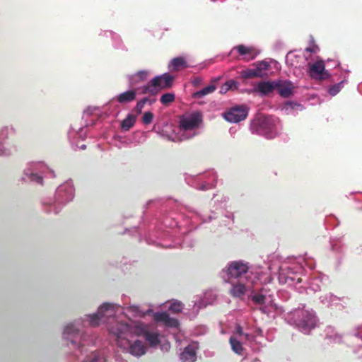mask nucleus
<instances>
[{"label":"nucleus","instance_id":"39448f33","mask_svg":"<svg viewBox=\"0 0 362 362\" xmlns=\"http://www.w3.org/2000/svg\"><path fill=\"white\" fill-rule=\"evenodd\" d=\"M248 114V110L245 105H237L231 107L223 113L226 120L233 123H237L244 120Z\"/></svg>","mask_w":362,"mask_h":362},{"label":"nucleus","instance_id":"6e6552de","mask_svg":"<svg viewBox=\"0 0 362 362\" xmlns=\"http://www.w3.org/2000/svg\"><path fill=\"white\" fill-rule=\"evenodd\" d=\"M310 76L313 78L324 80L328 78L329 74L325 70V65L322 60H318L310 65Z\"/></svg>","mask_w":362,"mask_h":362},{"label":"nucleus","instance_id":"c9c22d12","mask_svg":"<svg viewBox=\"0 0 362 362\" xmlns=\"http://www.w3.org/2000/svg\"><path fill=\"white\" fill-rule=\"evenodd\" d=\"M317 49H318V47H307V48L305 49V51H306V52H308L316 53Z\"/></svg>","mask_w":362,"mask_h":362},{"label":"nucleus","instance_id":"a878e982","mask_svg":"<svg viewBox=\"0 0 362 362\" xmlns=\"http://www.w3.org/2000/svg\"><path fill=\"white\" fill-rule=\"evenodd\" d=\"M175 100V95L173 93H166L161 95L160 98V103L165 106L169 105Z\"/></svg>","mask_w":362,"mask_h":362},{"label":"nucleus","instance_id":"7ed1b4c3","mask_svg":"<svg viewBox=\"0 0 362 362\" xmlns=\"http://www.w3.org/2000/svg\"><path fill=\"white\" fill-rule=\"evenodd\" d=\"M115 315L114 305L110 303H103L99 308L96 314L89 316L90 325L93 327L99 325L100 322H107L105 320L113 317Z\"/></svg>","mask_w":362,"mask_h":362},{"label":"nucleus","instance_id":"412c9836","mask_svg":"<svg viewBox=\"0 0 362 362\" xmlns=\"http://www.w3.org/2000/svg\"><path fill=\"white\" fill-rule=\"evenodd\" d=\"M136 117L132 114H128L127 117L121 122V128L124 131H129L135 124Z\"/></svg>","mask_w":362,"mask_h":362},{"label":"nucleus","instance_id":"58836bf2","mask_svg":"<svg viewBox=\"0 0 362 362\" xmlns=\"http://www.w3.org/2000/svg\"><path fill=\"white\" fill-rule=\"evenodd\" d=\"M98 356H96L95 355H94V356L91 358V359L90 360V361H85L84 362H98Z\"/></svg>","mask_w":362,"mask_h":362},{"label":"nucleus","instance_id":"4c0bfd02","mask_svg":"<svg viewBox=\"0 0 362 362\" xmlns=\"http://www.w3.org/2000/svg\"><path fill=\"white\" fill-rule=\"evenodd\" d=\"M33 177L36 178V181L38 183H40V184L42 183V177L37 176L36 175H33Z\"/></svg>","mask_w":362,"mask_h":362},{"label":"nucleus","instance_id":"9d476101","mask_svg":"<svg viewBox=\"0 0 362 362\" xmlns=\"http://www.w3.org/2000/svg\"><path fill=\"white\" fill-rule=\"evenodd\" d=\"M174 76L168 73L163 74L160 76H156L153 78V84L157 85L158 90L168 89L172 87Z\"/></svg>","mask_w":362,"mask_h":362},{"label":"nucleus","instance_id":"ea45409f","mask_svg":"<svg viewBox=\"0 0 362 362\" xmlns=\"http://www.w3.org/2000/svg\"><path fill=\"white\" fill-rule=\"evenodd\" d=\"M335 339H337L338 341H340L341 339V336L339 334H336Z\"/></svg>","mask_w":362,"mask_h":362},{"label":"nucleus","instance_id":"72a5a7b5","mask_svg":"<svg viewBox=\"0 0 362 362\" xmlns=\"http://www.w3.org/2000/svg\"><path fill=\"white\" fill-rule=\"evenodd\" d=\"M237 83L235 81H228L225 84L224 86L226 88H225L226 90H228L229 89H233V88H236Z\"/></svg>","mask_w":362,"mask_h":362},{"label":"nucleus","instance_id":"20e7f679","mask_svg":"<svg viewBox=\"0 0 362 362\" xmlns=\"http://www.w3.org/2000/svg\"><path fill=\"white\" fill-rule=\"evenodd\" d=\"M110 332L116 337V341L119 346L126 349V345H129V341L126 339V332L129 330L127 324L116 322L115 325L109 328Z\"/></svg>","mask_w":362,"mask_h":362},{"label":"nucleus","instance_id":"f8f14e48","mask_svg":"<svg viewBox=\"0 0 362 362\" xmlns=\"http://www.w3.org/2000/svg\"><path fill=\"white\" fill-rule=\"evenodd\" d=\"M153 319L157 322H163L167 327H177L179 322L175 318H172L166 312H158L153 314Z\"/></svg>","mask_w":362,"mask_h":362},{"label":"nucleus","instance_id":"e433bc0d","mask_svg":"<svg viewBox=\"0 0 362 362\" xmlns=\"http://www.w3.org/2000/svg\"><path fill=\"white\" fill-rule=\"evenodd\" d=\"M201 82H202V78L199 77H197L194 79L192 83L194 85L197 86V85L199 84Z\"/></svg>","mask_w":362,"mask_h":362},{"label":"nucleus","instance_id":"c756f323","mask_svg":"<svg viewBox=\"0 0 362 362\" xmlns=\"http://www.w3.org/2000/svg\"><path fill=\"white\" fill-rule=\"evenodd\" d=\"M182 308L183 304L180 302L176 301L170 305L169 310L175 313H179L182 311Z\"/></svg>","mask_w":362,"mask_h":362},{"label":"nucleus","instance_id":"a211bd4d","mask_svg":"<svg viewBox=\"0 0 362 362\" xmlns=\"http://www.w3.org/2000/svg\"><path fill=\"white\" fill-rule=\"evenodd\" d=\"M196 351L192 346H187L180 354V359L185 361L194 362L196 360Z\"/></svg>","mask_w":362,"mask_h":362},{"label":"nucleus","instance_id":"4468645a","mask_svg":"<svg viewBox=\"0 0 362 362\" xmlns=\"http://www.w3.org/2000/svg\"><path fill=\"white\" fill-rule=\"evenodd\" d=\"M229 282L232 285L229 291L230 295L233 298H238L240 299L243 298L246 293L247 288L242 280L238 281L237 283L233 282V281Z\"/></svg>","mask_w":362,"mask_h":362},{"label":"nucleus","instance_id":"a19ab883","mask_svg":"<svg viewBox=\"0 0 362 362\" xmlns=\"http://www.w3.org/2000/svg\"><path fill=\"white\" fill-rule=\"evenodd\" d=\"M81 149H85V148H86V145L83 144V145L81 146Z\"/></svg>","mask_w":362,"mask_h":362},{"label":"nucleus","instance_id":"6ab92c4d","mask_svg":"<svg viewBox=\"0 0 362 362\" xmlns=\"http://www.w3.org/2000/svg\"><path fill=\"white\" fill-rule=\"evenodd\" d=\"M170 66L173 71H180L187 68L188 66L184 57H175L170 62Z\"/></svg>","mask_w":362,"mask_h":362},{"label":"nucleus","instance_id":"4be33fe9","mask_svg":"<svg viewBox=\"0 0 362 362\" xmlns=\"http://www.w3.org/2000/svg\"><path fill=\"white\" fill-rule=\"evenodd\" d=\"M216 90L215 85H209L203 89L197 91L192 94V97L196 99L203 98L204 95L212 93Z\"/></svg>","mask_w":362,"mask_h":362},{"label":"nucleus","instance_id":"5701e85b","mask_svg":"<svg viewBox=\"0 0 362 362\" xmlns=\"http://www.w3.org/2000/svg\"><path fill=\"white\" fill-rule=\"evenodd\" d=\"M159 91L157 85L153 84V79L151 80L146 86L142 88V94H151L155 95Z\"/></svg>","mask_w":362,"mask_h":362},{"label":"nucleus","instance_id":"2f4dec72","mask_svg":"<svg viewBox=\"0 0 362 362\" xmlns=\"http://www.w3.org/2000/svg\"><path fill=\"white\" fill-rule=\"evenodd\" d=\"M251 299L257 305H263L265 302V296L262 294H255L251 297Z\"/></svg>","mask_w":362,"mask_h":362},{"label":"nucleus","instance_id":"473e14b6","mask_svg":"<svg viewBox=\"0 0 362 362\" xmlns=\"http://www.w3.org/2000/svg\"><path fill=\"white\" fill-rule=\"evenodd\" d=\"M76 331L77 329H75L73 325H68L64 329V334H73Z\"/></svg>","mask_w":362,"mask_h":362},{"label":"nucleus","instance_id":"aec40b11","mask_svg":"<svg viewBox=\"0 0 362 362\" xmlns=\"http://www.w3.org/2000/svg\"><path fill=\"white\" fill-rule=\"evenodd\" d=\"M256 68L255 69L259 78L267 76V71L270 68V64L267 62L262 61L257 62L255 64Z\"/></svg>","mask_w":362,"mask_h":362},{"label":"nucleus","instance_id":"f3484780","mask_svg":"<svg viewBox=\"0 0 362 362\" xmlns=\"http://www.w3.org/2000/svg\"><path fill=\"white\" fill-rule=\"evenodd\" d=\"M148 75V71L146 70L139 71L134 74L128 76L129 83L131 86L144 81Z\"/></svg>","mask_w":362,"mask_h":362},{"label":"nucleus","instance_id":"bb28decb","mask_svg":"<svg viewBox=\"0 0 362 362\" xmlns=\"http://www.w3.org/2000/svg\"><path fill=\"white\" fill-rule=\"evenodd\" d=\"M240 76L245 79L259 78L255 69H247L240 71Z\"/></svg>","mask_w":362,"mask_h":362},{"label":"nucleus","instance_id":"423d86ee","mask_svg":"<svg viewBox=\"0 0 362 362\" xmlns=\"http://www.w3.org/2000/svg\"><path fill=\"white\" fill-rule=\"evenodd\" d=\"M248 271L247 264L242 262L235 261L228 264L227 268L228 281H230L233 279H241L243 275L245 274Z\"/></svg>","mask_w":362,"mask_h":362},{"label":"nucleus","instance_id":"f704fd0d","mask_svg":"<svg viewBox=\"0 0 362 362\" xmlns=\"http://www.w3.org/2000/svg\"><path fill=\"white\" fill-rule=\"evenodd\" d=\"M236 333L239 336L245 335L246 338L248 337V334H244L242 327L240 325H238L236 326Z\"/></svg>","mask_w":362,"mask_h":362},{"label":"nucleus","instance_id":"cd10ccee","mask_svg":"<svg viewBox=\"0 0 362 362\" xmlns=\"http://www.w3.org/2000/svg\"><path fill=\"white\" fill-rule=\"evenodd\" d=\"M148 101H150V100H149V99L148 98H144L141 100H140L139 101H138L136 105V106H135V107H134V111L137 114H141V112H142L143 108L144 107V105Z\"/></svg>","mask_w":362,"mask_h":362},{"label":"nucleus","instance_id":"c85d7f7f","mask_svg":"<svg viewBox=\"0 0 362 362\" xmlns=\"http://www.w3.org/2000/svg\"><path fill=\"white\" fill-rule=\"evenodd\" d=\"M342 84L343 81L332 86L328 90L329 93L332 96L336 95L341 90Z\"/></svg>","mask_w":362,"mask_h":362},{"label":"nucleus","instance_id":"393cba45","mask_svg":"<svg viewBox=\"0 0 362 362\" xmlns=\"http://www.w3.org/2000/svg\"><path fill=\"white\" fill-rule=\"evenodd\" d=\"M229 342L231 346L232 350L235 353L238 354H242L243 348L242 344L240 342L239 340H238L235 337L232 336L229 339Z\"/></svg>","mask_w":362,"mask_h":362},{"label":"nucleus","instance_id":"2eb2a0df","mask_svg":"<svg viewBox=\"0 0 362 362\" xmlns=\"http://www.w3.org/2000/svg\"><path fill=\"white\" fill-rule=\"evenodd\" d=\"M127 347L129 353L135 356H141L146 353V347L139 340L135 341L133 344L129 343V345H126V348Z\"/></svg>","mask_w":362,"mask_h":362},{"label":"nucleus","instance_id":"7c9ffc66","mask_svg":"<svg viewBox=\"0 0 362 362\" xmlns=\"http://www.w3.org/2000/svg\"><path fill=\"white\" fill-rule=\"evenodd\" d=\"M153 114L151 112H145L142 117V122L144 124H149L152 122Z\"/></svg>","mask_w":362,"mask_h":362},{"label":"nucleus","instance_id":"1a4fd4ad","mask_svg":"<svg viewBox=\"0 0 362 362\" xmlns=\"http://www.w3.org/2000/svg\"><path fill=\"white\" fill-rule=\"evenodd\" d=\"M276 90L282 98H289L293 91V84L290 81H275Z\"/></svg>","mask_w":362,"mask_h":362},{"label":"nucleus","instance_id":"f03ea898","mask_svg":"<svg viewBox=\"0 0 362 362\" xmlns=\"http://www.w3.org/2000/svg\"><path fill=\"white\" fill-rule=\"evenodd\" d=\"M317 322V317L313 312L301 310L295 314V325L305 334H310V331L316 327Z\"/></svg>","mask_w":362,"mask_h":362},{"label":"nucleus","instance_id":"f257e3e1","mask_svg":"<svg viewBox=\"0 0 362 362\" xmlns=\"http://www.w3.org/2000/svg\"><path fill=\"white\" fill-rule=\"evenodd\" d=\"M279 119L272 116H262L257 118L252 124V132L264 135L267 139H274L277 135L276 126Z\"/></svg>","mask_w":362,"mask_h":362},{"label":"nucleus","instance_id":"ddd939ff","mask_svg":"<svg viewBox=\"0 0 362 362\" xmlns=\"http://www.w3.org/2000/svg\"><path fill=\"white\" fill-rule=\"evenodd\" d=\"M136 98V89H129L114 98V100L121 105H125L134 101Z\"/></svg>","mask_w":362,"mask_h":362},{"label":"nucleus","instance_id":"9b49d317","mask_svg":"<svg viewBox=\"0 0 362 362\" xmlns=\"http://www.w3.org/2000/svg\"><path fill=\"white\" fill-rule=\"evenodd\" d=\"M233 49L237 50L238 54L243 57V59L247 62L254 59L259 52L254 47H247L243 45L235 46Z\"/></svg>","mask_w":362,"mask_h":362},{"label":"nucleus","instance_id":"dca6fc26","mask_svg":"<svg viewBox=\"0 0 362 362\" xmlns=\"http://www.w3.org/2000/svg\"><path fill=\"white\" fill-rule=\"evenodd\" d=\"M256 90L263 95H267L276 90L275 81H261L257 83Z\"/></svg>","mask_w":362,"mask_h":362},{"label":"nucleus","instance_id":"0eeeda50","mask_svg":"<svg viewBox=\"0 0 362 362\" xmlns=\"http://www.w3.org/2000/svg\"><path fill=\"white\" fill-rule=\"evenodd\" d=\"M202 122V114L199 112H194L188 117L180 118V127L185 131L192 130L199 127Z\"/></svg>","mask_w":362,"mask_h":362},{"label":"nucleus","instance_id":"b1692460","mask_svg":"<svg viewBox=\"0 0 362 362\" xmlns=\"http://www.w3.org/2000/svg\"><path fill=\"white\" fill-rule=\"evenodd\" d=\"M144 336L146 340L151 346H156L160 343L158 334L157 333L149 332L146 331L144 332Z\"/></svg>","mask_w":362,"mask_h":362}]
</instances>
